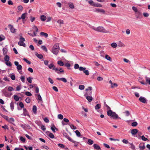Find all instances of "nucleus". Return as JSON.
Masks as SVG:
<instances>
[{
  "label": "nucleus",
  "mask_w": 150,
  "mask_h": 150,
  "mask_svg": "<svg viewBox=\"0 0 150 150\" xmlns=\"http://www.w3.org/2000/svg\"><path fill=\"white\" fill-rule=\"evenodd\" d=\"M10 77L11 79L13 80H15L16 79L15 76L14 74L11 75Z\"/></svg>",
  "instance_id": "59"
},
{
  "label": "nucleus",
  "mask_w": 150,
  "mask_h": 150,
  "mask_svg": "<svg viewBox=\"0 0 150 150\" xmlns=\"http://www.w3.org/2000/svg\"><path fill=\"white\" fill-rule=\"evenodd\" d=\"M10 106L11 109L13 110L14 108V103L13 102L10 103Z\"/></svg>",
  "instance_id": "30"
},
{
  "label": "nucleus",
  "mask_w": 150,
  "mask_h": 150,
  "mask_svg": "<svg viewBox=\"0 0 150 150\" xmlns=\"http://www.w3.org/2000/svg\"><path fill=\"white\" fill-rule=\"evenodd\" d=\"M32 78L29 77V78H28L27 79L29 83H32Z\"/></svg>",
  "instance_id": "63"
},
{
  "label": "nucleus",
  "mask_w": 150,
  "mask_h": 150,
  "mask_svg": "<svg viewBox=\"0 0 150 150\" xmlns=\"http://www.w3.org/2000/svg\"><path fill=\"white\" fill-rule=\"evenodd\" d=\"M35 55L39 59H42L43 57V56L41 54H38L37 53H36L35 54Z\"/></svg>",
  "instance_id": "24"
},
{
  "label": "nucleus",
  "mask_w": 150,
  "mask_h": 150,
  "mask_svg": "<svg viewBox=\"0 0 150 150\" xmlns=\"http://www.w3.org/2000/svg\"><path fill=\"white\" fill-rule=\"evenodd\" d=\"M93 146L94 149L97 150L100 149L101 148L99 146L96 144H94L93 145Z\"/></svg>",
  "instance_id": "17"
},
{
  "label": "nucleus",
  "mask_w": 150,
  "mask_h": 150,
  "mask_svg": "<svg viewBox=\"0 0 150 150\" xmlns=\"http://www.w3.org/2000/svg\"><path fill=\"white\" fill-rule=\"evenodd\" d=\"M8 90L9 91H11L14 90L13 88L11 86H8Z\"/></svg>",
  "instance_id": "43"
},
{
  "label": "nucleus",
  "mask_w": 150,
  "mask_h": 150,
  "mask_svg": "<svg viewBox=\"0 0 150 150\" xmlns=\"http://www.w3.org/2000/svg\"><path fill=\"white\" fill-rule=\"evenodd\" d=\"M38 99L39 100L42 101V98L40 94H38Z\"/></svg>",
  "instance_id": "57"
},
{
  "label": "nucleus",
  "mask_w": 150,
  "mask_h": 150,
  "mask_svg": "<svg viewBox=\"0 0 150 150\" xmlns=\"http://www.w3.org/2000/svg\"><path fill=\"white\" fill-rule=\"evenodd\" d=\"M139 100L143 103H145L146 102V98L143 97H140L139 98Z\"/></svg>",
  "instance_id": "9"
},
{
  "label": "nucleus",
  "mask_w": 150,
  "mask_h": 150,
  "mask_svg": "<svg viewBox=\"0 0 150 150\" xmlns=\"http://www.w3.org/2000/svg\"><path fill=\"white\" fill-rule=\"evenodd\" d=\"M83 73H84L86 75H89V72L88 70H85L84 71H83Z\"/></svg>",
  "instance_id": "56"
},
{
  "label": "nucleus",
  "mask_w": 150,
  "mask_h": 150,
  "mask_svg": "<svg viewBox=\"0 0 150 150\" xmlns=\"http://www.w3.org/2000/svg\"><path fill=\"white\" fill-rule=\"evenodd\" d=\"M88 3L91 5L93 6V5H94L95 3L93 2L92 0H90L88 1Z\"/></svg>",
  "instance_id": "45"
},
{
  "label": "nucleus",
  "mask_w": 150,
  "mask_h": 150,
  "mask_svg": "<svg viewBox=\"0 0 150 150\" xmlns=\"http://www.w3.org/2000/svg\"><path fill=\"white\" fill-rule=\"evenodd\" d=\"M75 132L78 137H79L80 136L81 134L79 131L76 130L75 131Z\"/></svg>",
  "instance_id": "41"
},
{
  "label": "nucleus",
  "mask_w": 150,
  "mask_h": 150,
  "mask_svg": "<svg viewBox=\"0 0 150 150\" xmlns=\"http://www.w3.org/2000/svg\"><path fill=\"white\" fill-rule=\"evenodd\" d=\"M85 86L84 85H80L79 86V88L80 90H83L84 89Z\"/></svg>",
  "instance_id": "51"
},
{
  "label": "nucleus",
  "mask_w": 150,
  "mask_h": 150,
  "mask_svg": "<svg viewBox=\"0 0 150 150\" xmlns=\"http://www.w3.org/2000/svg\"><path fill=\"white\" fill-rule=\"evenodd\" d=\"M63 135L68 139H70V137L66 133H63Z\"/></svg>",
  "instance_id": "33"
},
{
  "label": "nucleus",
  "mask_w": 150,
  "mask_h": 150,
  "mask_svg": "<svg viewBox=\"0 0 150 150\" xmlns=\"http://www.w3.org/2000/svg\"><path fill=\"white\" fill-rule=\"evenodd\" d=\"M68 5L69 7L72 9L74 8V5H73V3L71 2H69L68 4Z\"/></svg>",
  "instance_id": "32"
},
{
  "label": "nucleus",
  "mask_w": 150,
  "mask_h": 150,
  "mask_svg": "<svg viewBox=\"0 0 150 150\" xmlns=\"http://www.w3.org/2000/svg\"><path fill=\"white\" fill-rule=\"evenodd\" d=\"M40 35L42 36H44L45 38H47L48 36V35L47 33L43 32H41L40 33Z\"/></svg>",
  "instance_id": "20"
},
{
  "label": "nucleus",
  "mask_w": 150,
  "mask_h": 150,
  "mask_svg": "<svg viewBox=\"0 0 150 150\" xmlns=\"http://www.w3.org/2000/svg\"><path fill=\"white\" fill-rule=\"evenodd\" d=\"M111 46L114 48H115L117 46V45L116 43L113 42L111 44Z\"/></svg>",
  "instance_id": "28"
},
{
  "label": "nucleus",
  "mask_w": 150,
  "mask_h": 150,
  "mask_svg": "<svg viewBox=\"0 0 150 150\" xmlns=\"http://www.w3.org/2000/svg\"><path fill=\"white\" fill-rule=\"evenodd\" d=\"M101 108V105L100 104H97L95 106V108L96 110H98Z\"/></svg>",
  "instance_id": "23"
},
{
  "label": "nucleus",
  "mask_w": 150,
  "mask_h": 150,
  "mask_svg": "<svg viewBox=\"0 0 150 150\" xmlns=\"http://www.w3.org/2000/svg\"><path fill=\"white\" fill-rule=\"evenodd\" d=\"M48 67L49 69H52L53 70H54L55 71L58 70L57 69V68H55L54 64L52 63L50 65H48Z\"/></svg>",
  "instance_id": "6"
},
{
  "label": "nucleus",
  "mask_w": 150,
  "mask_h": 150,
  "mask_svg": "<svg viewBox=\"0 0 150 150\" xmlns=\"http://www.w3.org/2000/svg\"><path fill=\"white\" fill-rule=\"evenodd\" d=\"M138 132V130L137 129H133L131 130V133L133 135H136Z\"/></svg>",
  "instance_id": "8"
},
{
  "label": "nucleus",
  "mask_w": 150,
  "mask_h": 150,
  "mask_svg": "<svg viewBox=\"0 0 150 150\" xmlns=\"http://www.w3.org/2000/svg\"><path fill=\"white\" fill-rule=\"evenodd\" d=\"M19 105L21 108H23L24 107V104L22 102L20 103L19 104Z\"/></svg>",
  "instance_id": "64"
},
{
  "label": "nucleus",
  "mask_w": 150,
  "mask_h": 150,
  "mask_svg": "<svg viewBox=\"0 0 150 150\" xmlns=\"http://www.w3.org/2000/svg\"><path fill=\"white\" fill-rule=\"evenodd\" d=\"M145 80L146 81V83H148L150 85V78L147 76H145Z\"/></svg>",
  "instance_id": "18"
},
{
  "label": "nucleus",
  "mask_w": 150,
  "mask_h": 150,
  "mask_svg": "<svg viewBox=\"0 0 150 150\" xmlns=\"http://www.w3.org/2000/svg\"><path fill=\"white\" fill-rule=\"evenodd\" d=\"M20 41L18 42V45L21 46H22L24 47H25V44L24 42L25 41V39L23 37H21L19 39Z\"/></svg>",
  "instance_id": "4"
},
{
  "label": "nucleus",
  "mask_w": 150,
  "mask_h": 150,
  "mask_svg": "<svg viewBox=\"0 0 150 150\" xmlns=\"http://www.w3.org/2000/svg\"><path fill=\"white\" fill-rule=\"evenodd\" d=\"M8 26L10 27L11 32L13 33H15L16 32V29L14 28L13 26L11 24H9Z\"/></svg>",
  "instance_id": "7"
},
{
  "label": "nucleus",
  "mask_w": 150,
  "mask_h": 150,
  "mask_svg": "<svg viewBox=\"0 0 150 150\" xmlns=\"http://www.w3.org/2000/svg\"><path fill=\"white\" fill-rule=\"evenodd\" d=\"M41 48L44 50L46 52H47V50L46 47L45 46L42 45L41 47Z\"/></svg>",
  "instance_id": "40"
},
{
  "label": "nucleus",
  "mask_w": 150,
  "mask_h": 150,
  "mask_svg": "<svg viewBox=\"0 0 150 150\" xmlns=\"http://www.w3.org/2000/svg\"><path fill=\"white\" fill-rule=\"evenodd\" d=\"M93 6H95L96 7H102V5L101 4H94V5H93Z\"/></svg>",
  "instance_id": "36"
},
{
  "label": "nucleus",
  "mask_w": 150,
  "mask_h": 150,
  "mask_svg": "<svg viewBox=\"0 0 150 150\" xmlns=\"http://www.w3.org/2000/svg\"><path fill=\"white\" fill-rule=\"evenodd\" d=\"M109 83L111 84V87L112 88H114L115 87H117V85L116 83H113L111 80L109 81Z\"/></svg>",
  "instance_id": "10"
},
{
  "label": "nucleus",
  "mask_w": 150,
  "mask_h": 150,
  "mask_svg": "<svg viewBox=\"0 0 150 150\" xmlns=\"http://www.w3.org/2000/svg\"><path fill=\"white\" fill-rule=\"evenodd\" d=\"M23 115L25 116L28 115V114L25 108L23 109Z\"/></svg>",
  "instance_id": "34"
},
{
  "label": "nucleus",
  "mask_w": 150,
  "mask_h": 150,
  "mask_svg": "<svg viewBox=\"0 0 150 150\" xmlns=\"http://www.w3.org/2000/svg\"><path fill=\"white\" fill-rule=\"evenodd\" d=\"M122 142L124 144H127L128 143V142L127 140L124 139L122 140Z\"/></svg>",
  "instance_id": "62"
},
{
  "label": "nucleus",
  "mask_w": 150,
  "mask_h": 150,
  "mask_svg": "<svg viewBox=\"0 0 150 150\" xmlns=\"http://www.w3.org/2000/svg\"><path fill=\"white\" fill-rule=\"evenodd\" d=\"M59 44L56 43L53 46L52 49V52L53 54L57 55L59 52Z\"/></svg>",
  "instance_id": "3"
},
{
  "label": "nucleus",
  "mask_w": 150,
  "mask_h": 150,
  "mask_svg": "<svg viewBox=\"0 0 150 150\" xmlns=\"http://www.w3.org/2000/svg\"><path fill=\"white\" fill-rule=\"evenodd\" d=\"M20 79L23 82H25V76H21L20 77Z\"/></svg>",
  "instance_id": "46"
},
{
  "label": "nucleus",
  "mask_w": 150,
  "mask_h": 150,
  "mask_svg": "<svg viewBox=\"0 0 150 150\" xmlns=\"http://www.w3.org/2000/svg\"><path fill=\"white\" fill-rule=\"evenodd\" d=\"M16 68L18 70H21L22 69V67L21 65L19 64L17 66Z\"/></svg>",
  "instance_id": "39"
},
{
  "label": "nucleus",
  "mask_w": 150,
  "mask_h": 150,
  "mask_svg": "<svg viewBox=\"0 0 150 150\" xmlns=\"http://www.w3.org/2000/svg\"><path fill=\"white\" fill-rule=\"evenodd\" d=\"M132 126L133 127H135L137 125V123L136 122H133L131 124Z\"/></svg>",
  "instance_id": "47"
},
{
  "label": "nucleus",
  "mask_w": 150,
  "mask_h": 150,
  "mask_svg": "<svg viewBox=\"0 0 150 150\" xmlns=\"http://www.w3.org/2000/svg\"><path fill=\"white\" fill-rule=\"evenodd\" d=\"M57 69L58 70L55 71L58 74H59L60 73H62L64 72V70L61 68L59 69L57 68Z\"/></svg>",
  "instance_id": "15"
},
{
  "label": "nucleus",
  "mask_w": 150,
  "mask_h": 150,
  "mask_svg": "<svg viewBox=\"0 0 150 150\" xmlns=\"http://www.w3.org/2000/svg\"><path fill=\"white\" fill-rule=\"evenodd\" d=\"M23 60L24 61L26 62L27 63H28V64H31V62L30 61L26 59V58H24L23 59Z\"/></svg>",
  "instance_id": "53"
},
{
  "label": "nucleus",
  "mask_w": 150,
  "mask_h": 150,
  "mask_svg": "<svg viewBox=\"0 0 150 150\" xmlns=\"http://www.w3.org/2000/svg\"><path fill=\"white\" fill-rule=\"evenodd\" d=\"M117 45L119 47H124L125 46V45L121 41H119L117 43Z\"/></svg>",
  "instance_id": "16"
},
{
  "label": "nucleus",
  "mask_w": 150,
  "mask_h": 150,
  "mask_svg": "<svg viewBox=\"0 0 150 150\" xmlns=\"http://www.w3.org/2000/svg\"><path fill=\"white\" fill-rule=\"evenodd\" d=\"M8 121L13 124L14 121V120L13 118L11 117L8 119Z\"/></svg>",
  "instance_id": "29"
},
{
  "label": "nucleus",
  "mask_w": 150,
  "mask_h": 150,
  "mask_svg": "<svg viewBox=\"0 0 150 150\" xmlns=\"http://www.w3.org/2000/svg\"><path fill=\"white\" fill-rule=\"evenodd\" d=\"M58 145L61 148H64L65 147V146H64V144H58Z\"/></svg>",
  "instance_id": "55"
},
{
  "label": "nucleus",
  "mask_w": 150,
  "mask_h": 150,
  "mask_svg": "<svg viewBox=\"0 0 150 150\" xmlns=\"http://www.w3.org/2000/svg\"><path fill=\"white\" fill-rule=\"evenodd\" d=\"M70 127L73 129H76V126H74V125L71 124L70 125Z\"/></svg>",
  "instance_id": "48"
},
{
  "label": "nucleus",
  "mask_w": 150,
  "mask_h": 150,
  "mask_svg": "<svg viewBox=\"0 0 150 150\" xmlns=\"http://www.w3.org/2000/svg\"><path fill=\"white\" fill-rule=\"evenodd\" d=\"M92 88L91 87H89L88 88L86 89V91H87V92L84 95V96H89L91 95L92 94Z\"/></svg>",
  "instance_id": "5"
},
{
  "label": "nucleus",
  "mask_w": 150,
  "mask_h": 150,
  "mask_svg": "<svg viewBox=\"0 0 150 150\" xmlns=\"http://www.w3.org/2000/svg\"><path fill=\"white\" fill-rule=\"evenodd\" d=\"M10 59V57L8 55H6L4 57V60L6 61H9Z\"/></svg>",
  "instance_id": "26"
},
{
  "label": "nucleus",
  "mask_w": 150,
  "mask_h": 150,
  "mask_svg": "<svg viewBox=\"0 0 150 150\" xmlns=\"http://www.w3.org/2000/svg\"><path fill=\"white\" fill-rule=\"evenodd\" d=\"M58 64L60 66H63L64 65V63L61 61H58L57 62Z\"/></svg>",
  "instance_id": "27"
},
{
  "label": "nucleus",
  "mask_w": 150,
  "mask_h": 150,
  "mask_svg": "<svg viewBox=\"0 0 150 150\" xmlns=\"http://www.w3.org/2000/svg\"><path fill=\"white\" fill-rule=\"evenodd\" d=\"M141 138L144 141H146L148 140V139L146 138L143 135L141 137Z\"/></svg>",
  "instance_id": "60"
},
{
  "label": "nucleus",
  "mask_w": 150,
  "mask_h": 150,
  "mask_svg": "<svg viewBox=\"0 0 150 150\" xmlns=\"http://www.w3.org/2000/svg\"><path fill=\"white\" fill-rule=\"evenodd\" d=\"M57 79L58 80L61 81L64 83H66L67 82V80L65 78H57Z\"/></svg>",
  "instance_id": "14"
},
{
  "label": "nucleus",
  "mask_w": 150,
  "mask_h": 150,
  "mask_svg": "<svg viewBox=\"0 0 150 150\" xmlns=\"http://www.w3.org/2000/svg\"><path fill=\"white\" fill-rule=\"evenodd\" d=\"M107 114L110 116V118H112L114 119H116L119 118L120 119V117H119L118 115L114 112H113L111 110H109L107 112Z\"/></svg>",
  "instance_id": "2"
},
{
  "label": "nucleus",
  "mask_w": 150,
  "mask_h": 150,
  "mask_svg": "<svg viewBox=\"0 0 150 150\" xmlns=\"http://www.w3.org/2000/svg\"><path fill=\"white\" fill-rule=\"evenodd\" d=\"M5 64L7 66L9 67H11L12 65L11 62L9 61L6 62Z\"/></svg>",
  "instance_id": "37"
},
{
  "label": "nucleus",
  "mask_w": 150,
  "mask_h": 150,
  "mask_svg": "<svg viewBox=\"0 0 150 150\" xmlns=\"http://www.w3.org/2000/svg\"><path fill=\"white\" fill-rule=\"evenodd\" d=\"M93 142H94L93 140L90 139H88V142H87V143L89 145H91L93 143Z\"/></svg>",
  "instance_id": "21"
},
{
  "label": "nucleus",
  "mask_w": 150,
  "mask_h": 150,
  "mask_svg": "<svg viewBox=\"0 0 150 150\" xmlns=\"http://www.w3.org/2000/svg\"><path fill=\"white\" fill-rule=\"evenodd\" d=\"M96 11L102 13H105V11L103 9H96Z\"/></svg>",
  "instance_id": "25"
},
{
  "label": "nucleus",
  "mask_w": 150,
  "mask_h": 150,
  "mask_svg": "<svg viewBox=\"0 0 150 150\" xmlns=\"http://www.w3.org/2000/svg\"><path fill=\"white\" fill-rule=\"evenodd\" d=\"M33 111L34 113H36L37 111V107L35 105L33 106Z\"/></svg>",
  "instance_id": "31"
},
{
  "label": "nucleus",
  "mask_w": 150,
  "mask_h": 150,
  "mask_svg": "<svg viewBox=\"0 0 150 150\" xmlns=\"http://www.w3.org/2000/svg\"><path fill=\"white\" fill-rule=\"evenodd\" d=\"M79 66L78 64H76L74 65V68L75 69H78L79 68Z\"/></svg>",
  "instance_id": "61"
},
{
  "label": "nucleus",
  "mask_w": 150,
  "mask_h": 150,
  "mask_svg": "<svg viewBox=\"0 0 150 150\" xmlns=\"http://www.w3.org/2000/svg\"><path fill=\"white\" fill-rule=\"evenodd\" d=\"M84 96L86 97V99L88 100L89 102H91L92 101L93 99V98L91 96H89L88 95Z\"/></svg>",
  "instance_id": "13"
},
{
  "label": "nucleus",
  "mask_w": 150,
  "mask_h": 150,
  "mask_svg": "<svg viewBox=\"0 0 150 150\" xmlns=\"http://www.w3.org/2000/svg\"><path fill=\"white\" fill-rule=\"evenodd\" d=\"M139 147L140 150H143L145 148V147L144 144H140L139 145Z\"/></svg>",
  "instance_id": "11"
},
{
  "label": "nucleus",
  "mask_w": 150,
  "mask_h": 150,
  "mask_svg": "<svg viewBox=\"0 0 150 150\" xmlns=\"http://www.w3.org/2000/svg\"><path fill=\"white\" fill-rule=\"evenodd\" d=\"M40 18L42 21H45L47 19L46 17L44 15H41L40 16Z\"/></svg>",
  "instance_id": "19"
},
{
  "label": "nucleus",
  "mask_w": 150,
  "mask_h": 150,
  "mask_svg": "<svg viewBox=\"0 0 150 150\" xmlns=\"http://www.w3.org/2000/svg\"><path fill=\"white\" fill-rule=\"evenodd\" d=\"M86 69L85 67H79V70L80 71H84Z\"/></svg>",
  "instance_id": "54"
},
{
  "label": "nucleus",
  "mask_w": 150,
  "mask_h": 150,
  "mask_svg": "<svg viewBox=\"0 0 150 150\" xmlns=\"http://www.w3.org/2000/svg\"><path fill=\"white\" fill-rule=\"evenodd\" d=\"M47 135L51 138L53 139L54 138V134L49 132H47Z\"/></svg>",
  "instance_id": "12"
},
{
  "label": "nucleus",
  "mask_w": 150,
  "mask_h": 150,
  "mask_svg": "<svg viewBox=\"0 0 150 150\" xmlns=\"http://www.w3.org/2000/svg\"><path fill=\"white\" fill-rule=\"evenodd\" d=\"M90 27L96 31L104 33H109V31L105 30L104 28L102 26H99L96 28L94 26L90 25Z\"/></svg>",
  "instance_id": "1"
},
{
  "label": "nucleus",
  "mask_w": 150,
  "mask_h": 150,
  "mask_svg": "<svg viewBox=\"0 0 150 150\" xmlns=\"http://www.w3.org/2000/svg\"><path fill=\"white\" fill-rule=\"evenodd\" d=\"M58 118L60 120H62L63 118V116L61 114H59L58 115Z\"/></svg>",
  "instance_id": "44"
},
{
  "label": "nucleus",
  "mask_w": 150,
  "mask_h": 150,
  "mask_svg": "<svg viewBox=\"0 0 150 150\" xmlns=\"http://www.w3.org/2000/svg\"><path fill=\"white\" fill-rule=\"evenodd\" d=\"M124 113L125 114L126 116H129L130 114L128 110L125 111Z\"/></svg>",
  "instance_id": "49"
},
{
  "label": "nucleus",
  "mask_w": 150,
  "mask_h": 150,
  "mask_svg": "<svg viewBox=\"0 0 150 150\" xmlns=\"http://www.w3.org/2000/svg\"><path fill=\"white\" fill-rule=\"evenodd\" d=\"M27 13H25L23 14L21 16V18L22 20H24L25 19V17L27 15Z\"/></svg>",
  "instance_id": "22"
},
{
  "label": "nucleus",
  "mask_w": 150,
  "mask_h": 150,
  "mask_svg": "<svg viewBox=\"0 0 150 150\" xmlns=\"http://www.w3.org/2000/svg\"><path fill=\"white\" fill-rule=\"evenodd\" d=\"M105 58L109 61H111V58L108 55H105Z\"/></svg>",
  "instance_id": "42"
},
{
  "label": "nucleus",
  "mask_w": 150,
  "mask_h": 150,
  "mask_svg": "<svg viewBox=\"0 0 150 150\" xmlns=\"http://www.w3.org/2000/svg\"><path fill=\"white\" fill-rule=\"evenodd\" d=\"M138 80L140 83L142 84L146 85V83H145L143 81H140L139 79H138Z\"/></svg>",
  "instance_id": "58"
},
{
  "label": "nucleus",
  "mask_w": 150,
  "mask_h": 150,
  "mask_svg": "<svg viewBox=\"0 0 150 150\" xmlns=\"http://www.w3.org/2000/svg\"><path fill=\"white\" fill-rule=\"evenodd\" d=\"M57 23L61 25L64 24V21L63 20L59 19L57 21Z\"/></svg>",
  "instance_id": "35"
},
{
  "label": "nucleus",
  "mask_w": 150,
  "mask_h": 150,
  "mask_svg": "<svg viewBox=\"0 0 150 150\" xmlns=\"http://www.w3.org/2000/svg\"><path fill=\"white\" fill-rule=\"evenodd\" d=\"M25 95L28 96H31L32 95L31 93L29 91H26L25 92Z\"/></svg>",
  "instance_id": "50"
},
{
  "label": "nucleus",
  "mask_w": 150,
  "mask_h": 150,
  "mask_svg": "<svg viewBox=\"0 0 150 150\" xmlns=\"http://www.w3.org/2000/svg\"><path fill=\"white\" fill-rule=\"evenodd\" d=\"M14 99L16 101H18L19 100V97L16 95H15L14 96Z\"/></svg>",
  "instance_id": "38"
},
{
  "label": "nucleus",
  "mask_w": 150,
  "mask_h": 150,
  "mask_svg": "<svg viewBox=\"0 0 150 150\" xmlns=\"http://www.w3.org/2000/svg\"><path fill=\"white\" fill-rule=\"evenodd\" d=\"M25 101L27 103H29L30 102V99L29 97H28L25 99Z\"/></svg>",
  "instance_id": "52"
}]
</instances>
